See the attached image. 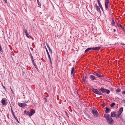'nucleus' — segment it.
<instances>
[{"mask_svg": "<svg viewBox=\"0 0 125 125\" xmlns=\"http://www.w3.org/2000/svg\"><path fill=\"white\" fill-rule=\"evenodd\" d=\"M104 116L109 124L112 125L113 124L114 121L110 115L108 114H107L104 115Z\"/></svg>", "mask_w": 125, "mask_h": 125, "instance_id": "1", "label": "nucleus"}, {"mask_svg": "<svg viewBox=\"0 0 125 125\" xmlns=\"http://www.w3.org/2000/svg\"><path fill=\"white\" fill-rule=\"evenodd\" d=\"M92 91L94 93L96 94L99 95H104V94H103L102 92L101 93V92L99 91L97 89H96L92 88Z\"/></svg>", "mask_w": 125, "mask_h": 125, "instance_id": "2", "label": "nucleus"}, {"mask_svg": "<svg viewBox=\"0 0 125 125\" xmlns=\"http://www.w3.org/2000/svg\"><path fill=\"white\" fill-rule=\"evenodd\" d=\"M99 90L101 92L103 93L104 92L106 93L107 94H108L110 93V91L109 90L103 88H101L100 89H99Z\"/></svg>", "mask_w": 125, "mask_h": 125, "instance_id": "3", "label": "nucleus"}, {"mask_svg": "<svg viewBox=\"0 0 125 125\" xmlns=\"http://www.w3.org/2000/svg\"><path fill=\"white\" fill-rule=\"evenodd\" d=\"M95 75L97 76L98 77H103V75L101 74V73L99 72H95L93 73Z\"/></svg>", "mask_w": 125, "mask_h": 125, "instance_id": "4", "label": "nucleus"}, {"mask_svg": "<svg viewBox=\"0 0 125 125\" xmlns=\"http://www.w3.org/2000/svg\"><path fill=\"white\" fill-rule=\"evenodd\" d=\"M92 113L96 117L98 116V112L95 109H93L92 110Z\"/></svg>", "mask_w": 125, "mask_h": 125, "instance_id": "5", "label": "nucleus"}, {"mask_svg": "<svg viewBox=\"0 0 125 125\" xmlns=\"http://www.w3.org/2000/svg\"><path fill=\"white\" fill-rule=\"evenodd\" d=\"M110 2H105V6L106 10H109V7H110Z\"/></svg>", "mask_w": 125, "mask_h": 125, "instance_id": "6", "label": "nucleus"}, {"mask_svg": "<svg viewBox=\"0 0 125 125\" xmlns=\"http://www.w3.org/2000/svg\"><path fill=\"white\" fill-rule=\"evenodd\" d=\"M18 105L20 107L22 108L24 107L27 106V104L24 103H19L18 104Z\"/></svg>", "mask_w": 125, "mask_h": 125, "instance_id": "7", "label": "nucleus"}, {"mask_svg": "<svg viewBox=\"0 0 125 125\" xmlns=\"http://www.w3.org/2000/svg\"><path fill=\"white\" fill-rule=\"evenodd\" d=\"M35 113V110L33 109H31L29 112V116H30L32 115Z\"/></svg>", "mask_w": 125, "mask_h": 125, "instance_id": "8", "label": "nucleus"}, {"mask_svg": "<svg viewBox=\"0 0 125 125\" xmlns=\"http://www.w3.org/2000/svg\"><path fill=\"white\" fill-rule=\"evenodd\" d=\"M46 52H47V54L48 55V57L49 58V60H50V62L52 63V61H51V58H50V55H49V53L48 52V50H47V49L46 48Z\"/></svg>", "mask_w": 125, "mask_h": 125, "instance_id": "9", "label": "nucleus"}, {"mask_svg": "<svg viewBox=\"0 0 125 125\" xmlns=\"http://www.w3.org/2000/svg\"><path fill=\"white\" fill-rule=\"evenodd\" d=\"M111 116L112 117H115L116 116V115L115 114V112L114 111L113 113L112 112L111 114Z\"/></svg>", "mask_w": 125, "mask_h": 125, "instance_id": "10", "label": "nucleus"}, {"mask_svg": "<svg viewBox=\"0 0 125 125\" xmlns=\"http://www.w3.org/2000/svg\"><path fill=\"white\" fill-rule=\"evenodd\" d=\"M74 68L73 67L72 68V71L71 72V75H73V76L74 75ZM73 77H74L73 76Z\"/></svg>", "mask_w": 125, "mask_h": 125, "instance_id": "11", "label": "nucleus"}, {"mask_svg": "<svg viewBox=\"0 0 125 125\" xmlns=\"http://www.w3.org/2000/svg\"><path fill=\"white\" fill-rule=\"evenodd\" d=\"M97 1H98V4H99V7H100L101 9L102 10H103V8L102 7V6L101 4V3H100V1H99V0H97Z\"/></svg>", "mask_w": 125, "mask_h": 125, "instance_id": "12", "label": "nucleus"}, {"mask_svg": "<svg viewBox=\"0 0 125 125\" xmlns=\"http://www.w3.org/2000/svg\"><path fill=\"white\" fill-rule=\"evenodd\" d=\"M1 102L2 104L3 105H6V101L4 100L3 99H2L1 101Z\"/></svg>", "mask_w": 125, "mask_h": 125, "instance_id": "13", "label": "nucleus"}, {"mask_svg": "<svg viewBox=\"0 0 125 125\" xmlns=\"http://www.w3.org/2000/svg\"><path fill=\"white\" fill-rule=\"evenodd\" d=\"M93 50H99L100 49V47H97L95 48H93Z\"/></svg>", "mask_w": 125, "mask_h": 125, "instance_id": "14", "label": "nucleus"}, {"mask_svg": "<svg viewBox=\"0 0 125 125\" xmlns=\"http://www.w3.org/2000/svg\"><path fill=\"white\" fill-rule=\"evenodd\" d=\"M93 48H88L87 49H86L85 51V52H86L88 51H90V50H93Z\"/></svg>", "mask_w": 125, "mask_h": 125, "instance_id": "15", "label": "nucleus"}, {"mask_svg": "<svg viewBox=\"0 0 125 125\" xmlns=\"http://www.w3.org/2000/svg\"><path fill=\"white\" fill-rule=\"evenodd\" d=\"M95 7L96 9L97 10V11H100V10L99 7L97 5H96L95 6Z\"/></svg>", "mask_w": 125, "mask_h": 125, "instance_id": "16", "label": "nucleus"}, {"mask_svg": "<svg viewBox=\"0 0 125 125\" xmlns=\"http://www.w3.org/2000/svg\"><path fill=\"white\" fill-rule=\"evenodd\" d=\"M123 111V107H121L118 111V112L122 113Z\"/></svg>", "mask_w": 125, "mask_h": 125, "instance_id": "17", "label": "nucleus"}, {"mask_svg": "<svg viewBox=\"0 0 125 125\" xmlns=\"http://www.w3.org/2000/svg\"><path fill=\"white\" fill-rule=\"evenodd\" d=\"M106 110L105 111V112L107 113H108V112L109 111L110 109L107 107H106Z\"/></svg>", "mask_w": 125, "mask_h": 125, "instance_id": "18", "label": "nucleus"}, {"mask_svg": "<svg viewBox=\"0 0 125 125\" xmlns=\"http://www.w3.org/2000/svg\"><path fill=\"white\" fill-rule=\"evenodd\" d=\"M83 79V81L84 83L86 84L87 83L86 82H87V81L86 80V79Z\"/></svg>", "mask_w": 125, "mask_h": 125, "instance_id": "19", "label": "nucleus"}, {"mask_svg": "<svg viewBox=\"0 0 125 125\" xmlns=\"http://www.w3.org/2000/svg\"><path fill=\"white\" fill-rule=\"evenodd\" d=\"M121 114L122 113L118 111L117 114V117L119 118V117H121V116H120V115H121Z\"/></svg>", "mask_w": 125, "mask_h": 125, "instance_id": "20", "label": "nucleus"}, {"mask_svg": "<svg viewBox=\"0 0 125 125\" xmlns=\"http://www.w3.org/2000/svg\"><path fill=\"white\" fill-rule=\"evenodd\" d=\"M123 122H125V119L123 118L122 117H119V118Z\"/></svg>", "mask_w": 125, "mask_h": 125, "instance_id": "21", "label": "nucleus"}, {"mask_svg": "<svg viewBox=\"0 0 125 125\" xmlns=\"http://www.w3.org/2000/svg\"><path fill=\"white\" fill-rule=\"evenodd\" d=\"M25 35H26V37L28 38H30V37H31V36L28 33H26Z\"/></svg>", "mask_w": 125, "mask_h": 125, "instance_id": "22", "label": "nucleus"}, {"mask_svg": "<svg viewBox=\"0 0 125 125\" xmlns=\"http://www.w3.org/2000/svg\"><path fill=\"white\" fill-rule=\"evenodd\" d=\"M115 103H112L111 104V107L112 108L115 105Z\"/></svg>", "mask_w": 125, "mask_h": 125, "instance_id": "23", "label": "nucleus"}, {"mask_svg": "<svg viewBox=\"0 0 125 125\" xmlns=\"http://www.w3.org/2000/svg\"><path fill=\"white\" fill-rule=\"evenodd\" d=\"M111 25L112 26H114L115 25V22L113 20H112V21L111 22Z\"/></svg>", "mask_w": 125, "mask_h": 125, "instance_id": "24", "label": "nucleus"}, {"mask_svg": "<svg viewBox=\"0 0 125 125\" xmlns=\"http://www.w3.org/2000/svg\"><path fill=\"white\" fill-rule=\"evenodd\" d=\"M23 31H24V33L25 34L26 33H28L27 32V30H26V29H24V30H23Z\"/></svg>", "mask_w": 125, "mask_h": 125, "instance_id": "25", "label": "nucleus"}, {"mask_svg": "<svg viewBox=\"0 0 125 125\" xmlns=\"http://www.w3.org/2000/svg\"><path fill=\"white\" fill-rule=\"evenodd\" d=\"M117 25L118 27H120L121 26V25L119 23H117Z\"/></svg>", "mask_w": 125, "mask_h": 125, "instance_id": "26", "label": "nucleus"}, {"mask_svg": "<svg viewBox=\"0 0 125 125\" xmlns=\"http://www.w3.org/2000/svg\"><path fill=\"white\" fill-rule=\"evenodd\" d=\"M120 89H117L116 90V92L118 93H119L120 91Z\"/></svg>", "mask_w": 125, "mask_h": 125, "instance_id": "27", "label": "nucleus"}, {"mask_svg": "<svg viewBox=\"0 0 125 125\" xmlns=\"http://www.w3.org/2000/svg\"><path fill=\"white\" fill-rule=\"evenodd\" d=\"M49 50L51 54H52V50L50 48L48 49Z\"/></svg>", "mask_w": 125, "mask_h": 125, "instance_id": "28", "label": "nucleus"}, {"mask_svg": "<svg viewBox=\"0 0 125 125\" xmlns=\"http://www.w3.org/2000/svg\"><path fill=\"white\" fill-rule=\"evenodd\" d=\"M11 113H12V114H13L14 113L13 111L12 108L11 107Z\"/></svg>", "mask_w": 125, "mask_h": 125, "instance_id": "29", "label": "nucleus"}, {"mask_svg": "<svg viewBox=\"0 0 125 125\" xmlns=\"http://www.w3.org/2000/svg\"><path fill=\"white\" fill-rule=\"evenodd\" d=\"M90 78H95V77L94 76L92 75H90Z\"/></svg>", "mask_w": 125, "mask_h": 125, "instance_id": "30", "label": "nucleus"}, {"mask_svg": "<svg viewBox=\"0 0 125 125\" xmlns=\"http://www.w3.org/2000/svg\"><path fill=\"white\" fill-rule=\"evenodd\" d=\"M46 45L47 46V47L48 48V49L50 48L49 47V45L47 43H46Z\"/></svg>", "mask_w": 125, "mask_h": 125, "instance_id": "31", "label": "nucleus"}, {"mask_svg": "<svg viewBox=\"0 0 125 125\" xmlns=\"http://www.w3.org/2000/svg\"><path fill=\"white\" fill-rule=\"evenodd\" d=\"M120 27L122 29V30H124V28L122 26V25H121V26Z\"/></svg>", "mask_w": 125, "mask_h": 125, "instance_id": "32", "label": "nucleus"}, {"mask_svg": "<svg viewBox=\"0 0 125 125\" xmlns=\"http://www.w3.org/2000/svg\"><path fill=\"white\" fill-rule=\"evenodd\" d=\"M32 62L34 66H35V65H36V64L34 62V61H32Z\"/></svg>", "mask_w": 125, "mask_h": 125, "instance_id": "33", "label": "nucleus"}, {"mask_svg": "<svg viewBox=\"0 0 125 125\" xmlns=\"http://www.w3.org/2000/svg\"><path fill=\"white\" fill-rule=\"evenodd\" d=\"M17 121L18 123H19V121L18 120L17 118V117H16L14 118Z\"/></svg>", "mask_w": 125, "mask_h": 125, "instance_id": "34", "label": "nucleus"}, {"mask_svg": "<svg viewBox=\"0 0 125 125\" xmlns=\"http://www.w3.org/2000/svg\"><path fill=\"white\" fill-rule=\"evenodd\" d=\"M37 3H38V5L39 6H41V4L39 2H38Z\"/></svg>", "mask_w": 125, "mask_h": 125, "instance_id": "35", "label": "nucleus"}, {"mask_svg": "<svg viewBox=\"0 0 125 125\" xmlns=\"http://www.w3.org/2000/svg\"><path fill=\"white\" fill-rule=\"evenodd\" d=\"M5 3H7V0H3Z\"/></svg>", "mask_w": 125, "mask_h": 125, "instance_id": "36", "label": "nucleus"}, {"mask_svg": "<svg viewBox=\"0 0 125 125\" xmlns=\"http://www.w3.org/2000/svg\"><path fill=\"white\" fill-rule=\"evenodd\" d=\"M122 93L123 94H125V91H124L122 92Z\"/></svg>", "mask_w": 125, "mask_h": 125, "instance_id": "37", "label": "nucleus"}, {"mask_svg": "<svg viewBox=\"0 0 125 125\" xmlns=\"http://www.w3.org/2000/svg\"><path fill=\"white\" fill-rule=\"evenodd\" d=\"M31 60H32V61H34V60H33V56L32 55H31Z\"/></svg>", "mask_w": 125, "mask_h": 125, "instance_id": "38", "label": "nucleus"}, {"mask_svg": "<svg viewBox=\"0 0 125 125\" xmlns=\"http://www.w3.org/2000/svg\"><path fill=\"white\" fill-rule=\"evenodd\" d=\"M29 111H28L27 112L26 114L27 115H29Z\"/></svg>", "mask_w": 125, "mask_h": 125, "instance_id": "39", "label": "nucleus"}, {"mask_svg": "<svg viewBox=\"0 0 125 125\" xmlns=\"http://www.w3.org/2000/svg\"><path fill=\"white\" fill-rule=\"evenodd\" d=\"M105 2H110L109 0H105Z\"/></svg>", "mask_w": 125, "mask_h": 125, "instance_id": "40", "label": "nucleus"}, {"mask_svg": "<svg viewBox=\"0 0 125 125\" xmlns=\"http://www.w3.org/2000/svg\"><path fill=\"white\" fill-rule=\"evenodd\" d=\"M106 104H105V103H104V104H103V106H104V107L106 105Z\"/></svg>", "mask_w": 125, "mask_h": 125, "instance_id": "41", "label": "nucleus"}, {"mask_svg": "<svg viewBox=\"0 0 125 125\" xmlns=\"http://www.w3.org/2000/svg\"><path fill=\"white\" fill-rule=\"evenodd\" d=\"M12 115L14 117V118L16 117L15 116V115H14V113L13 114H12Z\"/></svg>", "mask_w": 125, "mask_h": 125, "instance_id": "42", "label": "nucleus"}, {"mask_svg": "<svg viewBox=\"0 0 125 125\" xmlns=\"http://www.w3.org/2000/svg\"><path fill=\"white\" fill-rule=\"evenodd\" d=\"M36 68V69H38V68H37V66L36 65H35V66H34Z\"/></svg>", "mask_w": 125, "mask_h": 125, "instance_id": "43", "label": "nucleus"}, {"mask_svg": "<svg viewBox=\"0 0 125 125\" xmlns=\"http://www.w3.org/2000/svg\"><path fill=\"white\" fill-rule=\"evenodd\" d=\"M27 111L26 110H25L24 111V113H25V114H26V112H27Z\"/></svg>", "mask_w": 125, "mask_h": 125, "instance_id": "44", "label": "nucleus"}, {"mask_svg": "<svg viewBox=\"0 0 125 125\" xmlns=\"http://www.w3.org/2000/svg\"><path fill=\"white\" fill-rule=\"evenodd\" d=\"M2 86H3V88L5 90L6 89H5V87L3 85H2Z\"/></svg>", "mask_w": 125, "mask_h": 125, "instance_id": "45", "label": "nucleus"}, {"mask_svg": "<svg viewBox=\"0 0 125 125\" xmlns=\"http://www.w3.org/2000/svg\"><path fill=\"white\" fill-rule=\"evenodd\" d=\"M116 30L115 29H114V32H115Z\"/></svg>", "mask_w": 125, "mask_h": 125, "instance_id": "46", "label": "nucleus"}, {"mask_svg": "<svg viewBox=\"0 0 125 125\" xmlns=\"http://www.w3.org/2000/svg\"><path fill=\"white\" fill-rule=\"evenodd\" d=\"M92 79L93 80H95V79Z\"/></svg>", "mask_w": 125, "mask_h": 125, "instance_id": "47", "label": "nucleus"}, {"mask_svg": "<svg viewBox=\"0 0 125 125\" xmlns=\"http://www.w3.org/2000/svg\"><path fill=\"white\" fill-rule=\"evenodd\" d=\"M37 2H39V0H37Z\"/></svg>", "mask_w": 125, "mask_h": 125, "instance_id": "48", "label": "nucleus"}, {"mask_svg": "<svg viewBox=\"0 0 125 125\" xmlns=\"http://www.w3.org/2000/svg\"><path fill=\"white\" fill-rule=\"evenodd\" d=\"M83 78H84V76H83Z\"/></svg>", "mask_w": 125, "mask_h": 125, "instance_id": "49", "label": "nucleus"}, {"mask_svg": "<svg viewBox=\"0 0 125 125\" xmlns=\"http://www.w3.org/2000/svg\"><path fill=\"white\" fill-rule=\"evenodd\" d=\"M65 113H66V114H67V113H66V112H65Z\"/></svg>", "mask_w": 125, "mask_h": 125, "instance_id": "50", "label": "nucleus"}]
</instances>
